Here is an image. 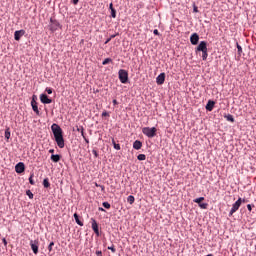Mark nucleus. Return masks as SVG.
<instances>
[{
  "label": "nucleus",
  "instance_id": "79ce46f5",
  "mask_svg": "<svg viewBox=\"0 0 256 256\" xmlns=\"http://www.w3.org/2000/svg\"><path fill=\"white\" fill-rule=\"evenodd\" d=\"M81 135H82V137L84 139V137H85V130L83 128L81 129Z\"/></svg>",
  "mask_w": 256,
  "mask_h": 256
},
{
  "label": "nucleus",
  "instance_id": "58836bf2",
  "mask_svg": "<svg viewBox=\"0 0 256 256\" xmlns=\"http://www.w3.org/2000/svg\"><path fill=\"white\" fill-rule=\"evenodd\" d=\"M46 93H48V95H51V93H53V89H51V88H46Z\"/></svg>",
  "mask_w": 256,
  "mask_h": 256
},
{
  "label": "nucleus",
  "instance_id": "09e8293b",
  "mask_svg": "<svg viewBox=\"0 0 256 256\" xmlns=\"http://www.w3.org/2000/svg\"><path fill=\"white\" fill-rule=\"evenodd\" d=\"M197 6H194V13H197Z\"/></svg>",
  "mask_w": 256,
  "mask_h": 256
},
{
  "label": "nucleus",
  "instance_id": "20e7f679",
  "mask_svg": "<svg viewBox=\"0 0 256 256\" xmlns=\"http://www.w3.org/2000/svg\"><path fill=\"white\" fill-rule=\"evenodd\" d=\"M241 207V198H239L233 205L229 212V217H232L233 213H236V211H239V208Z\"/></svg>",
  "mask_w": 256,
  "mask_h": 256
},
{
  "label": "nucleus",
  "instance_id": "0eeeda50",
  "mask_svg": "<svg viewBox=\"0 0 256 256\" xmlns=\"http://www.w3.org/2000/svg\"><path fill=\"white\" fill-rule=\"evenodd\" d=\"M15 171L18 174L25 173V164L23 162L16 164Z\"/></svg>",
  "mask_w": 256,
  "mask_h": 256
},
{
  "label": "nucleus",
  "instance_id": "2eb2a0df",
  "mask_svg": "<svg viewBox=\"0 0 256 256\" xmlns=\"http://www.w3.org/2000/svg\"><path fill=\"white\" fill-rule=\"evenodd\" d=\"M143 147V143L139 140L134 141L133 148L139 151Z\"/></svg>",
  "mask_w": 256,
  "mask_h": 256
},
{
  "label": "nucleus",
  "instance_id": "c03bdc74",
  "mask_svg": "<svg viewBox=\"0 0 256 256\" xmlns=\"http://www.w3.org/2000/svg\"><path fill=\"white\" fill-rule=\"evenodd\" d=\"M153 33H154V35H160V34H159V30H157V29H155V30L153 31Z\"/></svg>",
  "mask_w": 256,
  "mask_h": 256
},
{
  "label": "nucleus",
  "instance_id": "423d86ee",
  "mask_svg": "<svg viewBox=\"0 0 256 256\" xmlns=\"http://www.w3.org/2000/svg\"><path fill=\"white\" fill-rule=\"evenodd\" d=\"M40 101H41V103H44V105H49V104L53 103V100H51L49 98V96H47V94H41Z\"/></svg>",
  "mask_w": 256,
  "mask_h": 256
},
{
  "label": "nucleus",
  "instance_id": "f257e3e1",
  "mask_svg": "<svg viewBox=\"0 0 256 256\" xmlns=\"http://www.w3.org/2000/svg\"><path fill=\"white\" fill-rule=\"evenodd\" d=\"M51 130L58 147L60 149H63V147H65V139L63 138V129H61V126H59V124L54 123L51 126Z\"/></svg>",
  "mask_w": 256,
  "mask_h": 256
},
{
  "label": "nucleus",
  "instance_id": "a878e982",
  "mask_svg": "<svg viewBox=\"0 0 256 256\" xmlns=\"http://www.w3.org/2000/svg\"><path fill=\"white\" fill-rule=\"evenodd\" d=\"M207 57H209V54L207 53V50L202 51V59H203V61H207Z\"/></svg>",
  "mask_w": 256,
  "mask_h": 256
},
{
  "label": "nucleus",
  "instance_id": "bb28decb",
  "mask_svg": "<svg viewBox=\"0 0 256 256\" xmlns=\"http://www.w3.org/2000/svg\"><path fill=\"white\" fill-rule=\"evenodd\" d=\"M109 63H113V60L111 58H106L103 60L102 65H109Z\"/></svg>",
  "mask_w": 256,
  "mask_h": 256
},
{
  "label": "nucleus",
  "instance_id": "c756f323",
  "mask_svg": "<svg viewBox=\"0 0 256 256\" xmlns=\"http://www.w3.org/2000/svg\"><path fill=\"white\" fill-rule=\"evenodd\" d=\"M137 159H138L139 161H145L146 156H145V154H139L138 157H137Z\"/></svg>",
  "mask_w": 256,
  "mask_h": 256
},
{
  "label": "nucleus",
  "instance_id": "ea45409f",
  "mask_svg": "<svg viewBox=\"0 0 256 256\" xmlns=\"http://www.w3.org/2000/svg\"><path fill=\"white\" fill-rule=\"evenodd\" d=\"M102 117H109V112L104 111V112L102 113Z\"/></svg>",
  "mask_w": 256,
  "mask_h": 256
},
{
  "label": "nucleus",
  "instance_id": "412c9836",
  "mask_svg": "<svg viewBox=\"0 0 256 256\" xmlns=\"http://www.w3.org/2000/svg\"><path fill=\"white\" fill-rule=\"evenodd\" d=\"M224 117H225V119H226L227 121H230V123H235V118L233 117V115L228 114V115H226V116H224Z\"/></svg>",
  "mask_w": 256,
  "mask_h": 256
},
{
  "label": "nucleus",
  "instance_id": "f704fd0d",
  "mask_svg": "<svg viewBox=\"0 0 256 256\" xmlns=\"http://www.w3.org/2000/svg\"><path fill=\"white\" fill-rule=\"evenodd\" d=\"M29 183L30 185H35V181L33 180V174H31L29 177Z\"/></svg>",
  "mask_w": 256,
  "mask_h": 256
},
{
  "label": "nucleus",
  "instance_id": "37998d69",
  "mask_svg": "<svg viewBox=\"0 0 256 256\" xmlns=\"http://www.w3.org/2000/svg\"><path fill=\"white\" fill-rule=\"evenodd\" d=\"M109 9H110V11H113V9H115V8H113V3H110Z\"/></svg>",
  "mask_w": 256,
  "mask_h": 256
},
{
  "label": "nucleus",
  "instance_id": "5fc2aeb1",
  "mask_svg": "<svg viewBox=\"0 0 256 256\" xmlns=\"http://www.w3.org/2000/svg\"><path fill=\"white\" fill-rule=\"evenodd\" d=\"M3 242L5 243V245H7V240L3 239Z\"/></svg>",
  "mask_w": 256,
  "mask_h": 256
},
{
  "label": "nucleus",
  "instance_id": "ddd939ff",
  "mask_svg": "<svg viewBox=\"0 0 256 256\" xmlns=\"http://www.w3.org/2000/svg\"><path fill=\"white\" fill-rule=\"evenodd\" d=\"M31 106L36 115H39V107L37 106V101H35V97H33L31 101Z\"/></svg>",
  "mask_w": 256,
  "mask_h": 256
},
{
  "label": "nucleus",
  "instance_id": "4c0bfd02",
  "mask_svg": "<svg viewBox=\"0 0 256 256\" xmlns=\"http://www.w3.org/2000/svg\"><path fill=\"white\" fill-rule=\"evenodd\" d=\"M108 249H109V251H112V253H115V251H117L116 249H115V246H109L108 247Z\"/></svg>",
  "mask_w": 256,
  "mask_h": 256
},
{
  "label": "nucleus",
  "instance_id": "39448f33",
  "mask_svg": "<svg viewBox=\"0 0 256 256\" xmlns=\"http://www.w3.org/2000/svg\"><path fill=\"white\" fill-rule=\"evenodd\" d=\"M30 247H31L34 255H37V253H39V241L31 240L30 241Z\"/></svg>",
  "mask_w": 256,
  "mask_h": 256
},
{
  "label": "nucleus",
  "instance_id": "a18cd8bd",
  "mask_svg": "<svg viewBox=\"0 0 256 256\" xmlns=\"http://www.w3.org/2000/svg\"><path fill=\"white\" fill-rule=\"evenodd\" d=\"M112 103H113V105H119V102H117L116 99H114V100L112 101Z\"/></svg>",
  "mask_w": 256,
  "mask_h": 256
},
{
  "label": "nucleus",
  "instance_id": "6e6552de",
  "mask_svg": "<svg viewBox=\"0 0 256 256\" xmlns=\"http://www.w3.org/2000/svg\"><path fill=\"white\" fill-rule=\"evenodd\" d=\"M25 35V30H17L14 32V39L15 41H21V37Z\"/></svg>",
  "mask_w": 256,
  "mask_h": 256
},
{
  "label": "nucleus",
  "instance_id": "f3484780",
  "mask_svg": "<svg viewBox=\"0 0 256 256\" xmlns=\"http://www.w3.org/2000/svg\"><path fill=\"white\" fill-rule=\"evenodd\" d=\"M249 165H251V162H244L242 167H243V169H246L247 171L254 172L255 168L253 166H250V168H247V167H249Z\"/></svg>",
  "mask_w": 256,
  "mask_h": 256
},
{
  "label": "nucleus",
  "instance_id": "c85d7f7f",
  "mask_svg": "<svg viewBox=\"0 0 256 256\" xmlns=\"http://www.w3.org/2000/svg\"><path fill=\"white\" fill-rule=\"evenodd\" d=\"M236 47L238 49V55H241V53H243V48L241 47V45H239V43H236Z\"/></svg>",
  "mask_w": 256,
  "mask_h": 256
},
{
  "label": "nucleus",
  "instance_id": "a19ab883",
  "mask_svg": "<svg viewBox=\"0 0 256 256\" xmlns=\"http://www.w3.org/2000/svg\"><path fill=\"white\" fill-rule=\"evenodd\" d=\"M247 209H248V211H253V206L251 204H248Z\"/></svg>",
  "mask_w": 256,
  "mask_h": 256
},
{
  "label": "nucleus",
  "instance_id": "393cba45",
  "mask_svg": "<svg viewBox=\"0 0 256 256\" xmlns=\"http://www.w3.org/2000/svg\"><path fill=\"white\" fill-rule=\"evenodd\" d=\"M117 35H119V33L113 34L111 35L106 41H105V45H107V43L111 42V39H115V37H117Z\"/></svg>",
  "mask_w": 256,
  "mask_h": 256
},
{
  "label": "nucleus",
  "instance_id": "6ab92c4d",
  "mask_svg": "<svg viewBox=\"0 0 256 256\" xmlns=\"http://www.w3.org/2000/svg\"><path fill=\"white\" fill-rule=\"evenodd\" d=\"M74 219H75L77 225H79L80 227H83V222H81V220H79V215L77 213L74 214Z\"/></svg>",
  "mask_w": 256,
  "mask_h": 256
},
{
  "label": "nucleus",
  "instance_id": "2f4dec72",
  "mask_svg": "<svg viewBox=\"0 0 256 256\" xmlns=\"http://www.w3.org/2000/svg\"><path fill=\"white\" fill-rule=\"evenodd\" d=\"M111 17H113V19H115L117 17V10H115V9L111 10Z\"/></svg>",
  "mask_w": 256,
  "mask_h": 256
},
{
  "label": "nucleus",
  "instance_id": "dca6fc26",
  "mask_svg": "<svg viewBox=\"0 0 256 256\" xmlns=\"http://www.w3.org/2000/svg\"><path fill=\"white\" fill-rule=\"evenodd\" d=\"M51 25H50V31H57V27H59V23L57 21H53V19H51Z\"/></svg>",
  "mask_w": 256,
  "mask_h": 256
},
{
  "label": "nucleus",
  "instance_id": "473e14b6",
  "mask_svg": "<svg viewBox=\"0 0 256 256\" xmlns=\"http://www.w3.org/2000/svg\"><path fill=\"white\" fill-rule=\"evenodd\" d=\"M208 206H209V204H207V203H200L199 204L200 209H207Z\"/></svg>",
  "mask_w": 256,
  "mask_h": 256
},
{
  "label": "nucleus",
  "instance_id": "7c9ffc66",
  "mask_svg": "<svg viewBox=\"0 0 256 256\" xmlns=\"http://www.w3.org/2000/svg\"><path fill=\"white\" fill-rule=\"evenodd\" d=\"M102 205L105 209H111V204L109 202H103Z\"/></svg>",
  "mask_w": 256,
  "mask_h": 256
},
{
  "label": "nucleus",
  "instance_id": "f03ea898",
  "mask_svg": "<svg viewBox=\"0 0 256 256\" xmlns=\"http://www.w3.org/2000/svg\"><path fill=\"white\" fill-rule=\"evenodd\" d=\"M142 133L144 135H146V137H149L150 139H153V137H155V135H157V128H155V127H152V128L144 127L142 129Z\"/></svg>",
  "mask_w": 256,
  "mask_h": 256
},
{
  "label": "nucleus",
  "instance_id": "9d476101",
  "mask_svg": "<svg viewBox=\"0 0 256 256\" xmlns=\"http://www.w3.org/2000/svg\"><path fill=\"white\" fill-rule=\"evenodd\" d=\"M196 51H201V52L207 51V42L206 41H201L199 43V45L197 46Z\"/></svg>",
  "mask_w": 256,
  "mask_h": 256
},
{
  "label": "nucleus",
  "instance_id": "3c124183",
  "mask_svg": "<svg viewBox=\"0 0 256 256\" xmlns=\"http://www.w3.org/2000/svg\"><path fill=\"white\" fill-rule=\"evenodd\" d=\"M241 203H246V200L245 199H241Z\"/></svg>",
  "mask_w": 256,
  "mask_h": 256
},
{
  "label": "nucleus",
  "instance_id": "49530a36",
  "mask_svg": "<svg viewBox=\"0 0 256 256\" xmlns=\"http://www.w3.org/2000/svg\"><path fill=\"white\" fill-rule=\"evenodd\" d=\"M98 211L105 212V209H104V208H102V207H99V208H98Z\"/></svg>",
  "mask_w": 256,
  "mask_h": 256
},
{
  "label": "nucleus",
  "instance_id": "cd10ccee",
  "mask_svg": "<svg viewBox=\"0 0 256 256\" xmlns=\"http://www.w3.org/2000/svg\"><path fill=\"white\" fill-rule=\"evenodd\" d=\"M201 201H205V197H199L194 199V203H198L199 205L201 204Z\"/></svg>",
  "mask_w": 256,
  "mask_h": 256
},
{
  "label": "nucleus",
  "instance_id": "aec40b11",
  "mask_svg": "<svg viewBox=\"0 0 256 256\" xmlns=\"http://www.w3.org/2000/svg\"><path fill=\"white\" fill-rule=\"evenodd\" d=\"M43 186L45 187V189H49V187H51V183H49V178H45L43 180Z\"/></svg>",
  "mask_w": 256,
  "mask_h": 256
},
{
  "label": "nucleus",
  "instance_id": "b1692460",
  "mask_svg": "<svg viewBox=\"0 0 256 256\" xmlns=\"http://www.w3.org/2000/svg\"><path fill=\"white\" fill-rule=\"evenodd\" d=\"M112 143H113L114 149H116V151H121V145L116 144L115 139H112Z\"/></svg>",
  "mask_w": 256,
  "mask_h": 256
},
{
  "label": "nucleus",
  "instance_id": "72a5a7b5",
  "mask_svg": "<svg viewBox=\"0 0 256 256\" xmlns=\"http://www.w3.org/2000/svg\"><path fill=\"white\" fill-rule=\"evenodd\" d=\"M26 195L29 197V199H33V192H31V190H27Z\"/></svg>",
  "mask_w": 256,
  "mask_h": 256
},
{
  "label": "nucleus",
  "instance_id": "5701e85b",
  "mask_svg": "<svg viewBox=\"0 0 256 256\" xmlns=\"http://www.w3.org/2000/svg\"><path fill=\"white\" fill-rule=\"evenodd\" d=\"M51 159H52V161H60L61 160V156L60 155H58V154H52L51 155Z\"/></svg>",
  "mask_w": 256,
  "mask_h": 256
},
{
  "label": "nucleus",
  "instance_id": "f8f14e48",
  "mask_svg": "<svg viewBox=\"0 0 256 256\" xmlns=\"http://www.w3.org/2000/svg\"><path fill=\"white\" fill-rule=\"evenodd\" d=\"M156 83H157V85H163V83H165V73L164 72H162L160 75L157 76Z\"/></svg>",
  "mask_w": 256,
  "mask_h": 256
},
{
  "label": "nucleus",
  "instance_id": "603ef678",
  "mask_svg": "<svg viewBox=\"0 0 256 256\" xmlns=\"http://www.w3.org/2000/svg\"><path fill=\"white\" fill-rule=\"evenodd\" d=\"M97 255H103V253L101 251L97 252Z\"/></svg>",
  "mask_w": 256,
  "mask_h": 256
},
{
  "label": "nucleus",
  "instance_id": "a211bd4d",
  "mask_svg": "<svg viewBox=\"0 0 256 256\" xmlns=\"http://www.w3.org/2000/svg\"><path fill=\"white\" fill-rule=\"evenodd\" d=\"M4 136H5L6 141L9 142V139H11V129L10 128H6Z\"/></svg>",
  "mask_w": 256,
  "mask_h": 256
},
{
  "label": "nucleus",
  "instance_id": "8fccbe9b",
  "mask_svg": "<svg viewBox=\"0 0 256 256\" xmlns=\"http://www.w3.org/2000/svg\"><path fill=\"white\" fill-rule=\"evenodd\" d=\"M84 141H86V143H89V139H87V137H84Z\"/></svg>",
  "mask_w": 256,
  "mask_h": 256
},
{
  "label": "nucleus",
  "instance_id": "7ed1b4c3",
  "mask_svg": "<svg viewBox=\"0 0 256 256\" xmlns=\"http://www.w3.org/2000/svg\"><path fill=\"white\" fill-rule=\"evenodd\" d=\"M118 77L120 79V82L125 84L129 81V72H127V70L125 69H120L118 71Z\"/></svg>",
  "mask_w": 256,
  "mask_h": 256
},
{
  "label": "nucleus",
  "instance_id": "4468645a",
  "mask_svg": "<svg viewBox=\"0 0 256 256\" xmlns=\"http://www.w3.org/2000/svg\"><path fill=\"white\" fill-rule=\"evenodd\" d=\"M213 107H215V101L209 100L206 104V111H213Z\"/></svg>",
  "mask_w": 256,
  "mask_h": 256
},
{
  "label": "nucleus",
  "instance_id": "864d4df0",
  "mask_svg": "<svg viewBox=\"0 0 256 256\" xmlns=\"http://www.w3.org/2000/svg\"><path fill=\"white\" fill-rule=\"evenodd\" d=\"M54 151H55V150L51 149V150L49 151V153H54Z\"/></svg>",
  "mask_w": 256,
  "mask_h": 256
},
{
  "label": "nucleus",
  "instance_id": "9b49d317",
  "mask_svg": "<svg viewBox=\"0 0 256 256\" xmlns=\"http://www.w3.org/2000/svg\"><path fill=\"white\" fill-rule=\"evenodd\" d=\"M190 42L192 43V45H197V43H199V34L193 33L190 36Z\"/></svg>",
  "mask_w": 256,
  "mask_h": 256
},
{
  "label": "nucleus",
  "instance_id": "4be33fe9",
  "mask_svg": "<svg viewBox=\"0 0 256 256\" xmlns=\"http://www.w3.org/2000/svg\"><path fill=\"white\" fill-rule=\"evenodd\" d=\"M127 201L130 203V205H133V203H135V196L129 195L127 197Z\"/></svg>",
  "mask_w": 256,
  "mask_h": 256
},
{
  "label": "nucleus",
  "instance_id": "c9c22d12",
  "mask_svg": "<svg viewBox=\"0 0 256 256\" xmlns=\"http://www.w3.org/2000/svg\"><path fill=\"white\" fill-rule=\"evenodd\" d=\"M53 245H55V242H50V244L48 245V251H53Z\"/></svg>",
  "mask_w": 256,
  "mask_h": 256
},
{
  "label": "nucleus",
  "instance_id": "e433bc0d",
  "mask_svg": "<svg viewBox=\"0 0 256 256\" xmlns=\"http://www.w3.org/2000/svg\"><path fill=\"white\" fill-rule=\"evenodd\" d=\"M96 187H100L101 188V191H105V186L101 185V184H97L95 183Z\"/></svg>",
  "mask_w": 256,
  "mask_h": 256
},
{
  "label": "nucleus",
  "instance_id": "1a4fd4ad",
  "mask_svg": "<svg viewBox=\"0 0 256 256\" xmlns=\"http://www.w3.org/2000/svg\"><path fill=\"white\" fill-rule=\"evenodd\" d=\"M91 221H92V229L94 233L97 235V237H99V225L97 224V221L95 220V218H92Z\"/></svg>",
  "mask_w": 256,
  "mask_h": 256
},
{
  "label": "nucleus",
  "instance_id": "de8ad7c7",
  "mask_svg": "<svg viewBox=\"0 0 256 256\" xmlns=\"http://www.w3.org/2000/svg\"><path fill=\"white\" fill-rule=\"evenodd\" d=\"M77 3H79V0H73L74 5H77Z\"/></svg>",
  "mask_w": 256,
  "mask_h": 256
}]
</instances>
